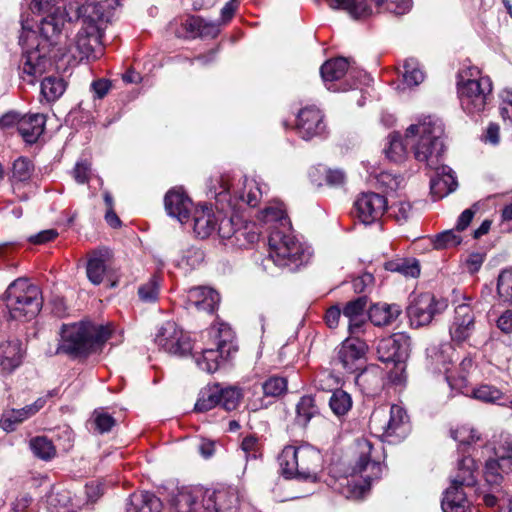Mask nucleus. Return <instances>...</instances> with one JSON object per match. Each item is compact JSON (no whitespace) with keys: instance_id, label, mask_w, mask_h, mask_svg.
<instances>
[{"instance_id":"1","label":"nucleus","mask_w":512,"mask_h":512,"mask_svg":"<svg viewBox=\"0 0 512 512\" xmlns=\"http://www.w3.org/2000/svg\"><path fill=\"white\" fill-rule=\"evenodd\" d=\"M108 20L101 3H86L77 9L75 21L67 11L56 9L43 17L39 24V35L22 21L19 43L23 48L20 66L21 79L34 84L49 66L52 59L70 55L82 61L96 59V48L100 46L102 25Z\"/></svg>"},{"instance_id":"2","label":"nucleus","mask_w":512,"mask_h":512,"mask_svg":"<svg viewBox=\"0 0 512 512\" xmlns=\"http://www.w3.org/2000/svg\"><path fill=\"white\" fill-rule=\"evenodd\" d=\"M443 137L442 121L434 116H423L406 129L404 139L398 133L390 134L384 152L389 160L400 163L406 159L407 146H410L418 162L432 167L434 158L441 156L444 152Z\"/></svg>"},{"instance_id":"3","label":"nucleus","mask_w":512,"mask_h":512,"mask_svg":"<svg viewBox=\"0 0 512 512\" xmlns=\"http://www.w3.org/2000/svg\"><path fill=\"white\" fill-rule=\"evenodd\" d=\"M60 335L56 353L77 357L86 356L100 348L109 339L111 330L108 326L80 321L63 325Z\"/></svg>"},{"instance_id":"4","label":"nucleus","mask_w":512,"mask_h":512,"mask_svg":"<svg viewBox=\"0 0 512 512\" xmlns=\"http://www.w3.org/2000/svg\"><path fill=\"white\" fill-rule=\"evenodd\" d=\"M281 473L288 479L317 482L322 470V455L309 445L286 446L278 456Z\"/></svg>"},{"instance_id":"5","label":"nucleus","mask_w":512,"mask_h":512,"mask_svg":"<svg viewBox=\"0 0 512 512\" xmlns=\"http://www.w3.org/2000/svg\"><path fill=\"white\" fill-rule=\"evenodd\" d=\"M3 300L10 318L14 320H30L42 307L40 289L25 278L13 281L6 289Z\"/></svg>"},{"instance_id":"6","label":"nucleus","mask_w":512,"mask_h":512,"mask_svg":"<svg viewBox=\"0 0 512 512\" xmlns=\"http://www.w3.org/2000/svg\"><path fill=\"white\" fill-rule=\"evenodd\" d=\"M492 92V82L487 76H480L477 67H469L459 73L458 94L462 109L470 114L482 112Z\"/></svg>"},{"instance_id":"7","label":"nucleus","mask_w":512,"mask_h":512,"mask_svg":"<svg viewBox=\"0 0 512 512\" xmlns=\"http://www.w3.org/2000/svg\"><path fill=\"white\" fill-rule=\"evenodd\" d=\"M268 245L269 257L274 264L290 270H295L307 263L311 256L309 248L304 247L289 229L281 230L274 227L270 232Z\"/></svg>"},{"instance_id":"8","label":"nucleus","mask_w":512,"mask_h":512,"mask_svg":"<svg viewBox=\"0 0 512 512\" xmlns=\"http://www.w3.org/2000/svg\"><path fill=\"white\" fill-rule=\"evenodd\" d=\"M368 346L358 335L345 339L337 350L336 361L348 373L360 371L356 382L360 385L367 383L370 378L376 384L380 382V369L377 366L364 368Z\"/></svg>"},{"instance_id":"9","label":"nucleus","mask_w":512,"mask_h":512,"mask_svg":"<svg viewBox=\"0 0 512 512\" xmlns=\"http://www.w3.org/2000/svg\"><path fill=\"white\" fill-rule=\"evenodd\" d=\"M371 432L382 441L398 443L409 433V421L406 411L399 405L375 409L369 420Z\"/></svg>"},{"instance_id":"10","label":"nucleus","mask_w":512,"mask_h":512,"mask_svg":"<svg viewBox=\"0 0 512 512\" xmlns=\"http://www.w3.org/2000/svg\"><path fill=\"white\" fill-rule=\"evenodd\" d=\"M207 335L211 343H208V347L203 348L200 353L196 352L193 357L201 370L214 373L230 355L233 335L231 328L224 323L218 327L212 326Z\"/></svg>"},{"instance_id":"11","label":"nucleus","mask_w":512,"mask_h":512,"mask_svg":"<svg viewBox=\"0 0 512 512\" xmlns=\"http://www.w3.org/2000/svg\"><path fill=\"white\" fill-rule=\"evenodd\" d=\"M379 359L382 362L394 363V369L390 371V380L395 384L405 381L406 360L410 354V339L403 334H394L382 339L377 348Z\"/></svg>"},{"instance_id":"12","label":"nucleus","mask_w":512,"mask_h":512,"mask_svg":"<svg viewBox=\"0 0 512 512\" xmlns=\"http://www.w3.org/2000/svg\"><path fill=\"white\" fill-rule=\"evenodd\" d=\"M154 342L163 351L179 357L189 355L193 349L190 335L174 321H166L158 327Z\"/></svg>"},{"instance_id":"13","label":"nucleus","mask_w":512,"mask_h":512,"mask_svg":"<svg viewBox=\"0 0 512 512\" xmlns=\"http://www.w3.org/2000/svg\"><path fill=\"white\" fill-rule=\"evenodd\" d=\"M355 452L357 460L352 468V475H359L365 486L362 487V492L365 488H369L373 480L379 479L382 474V466L379 460L373 455V444L365 439H358L355 443Z\"/></svg>"},{"instance_id":"14","label":"nucleus","mask_w":512,"mask_h":512,"mask_svg":"<svg viewBox=\"0 0 512 512\" xmlns=\"http://www.w3.org/2000/svg\"><path fill=\"white\" fill-rule=\"evenodd\" d=\"M447 306L445 300L436 299L431 293H422L416 296L407 307V315L411 326L421 327L428 325Z\"/></svg>"},{"instance_id":"15","label":"nucleus","mask_w":512,"mask_h":512,"mask_svg":"<svg viewBox=\"0 0 512 512\" xmlns=\"http://www.w3.org/2000/svg\"><path fill=\"white\" fill-rule=\"evenodd\" d=\"M476 331V315L468 303L455 307L453 320L449 326L451 341L456 345L469 343Z\"/></svg>"},{"instance_id":"16","label":"nucleus","mask_w":512,"mask_h":512,"mask_svg":"<svg viewBox=\"0 0 512 512\" xmlns=\"http://www.w3.org/2000/svg\"><path fill=\"white\" fill-rule=\"evenodd\" d=\"M386 209V199L374 192L362 193L354 203L355 215L365 225L379 220Z\"/></svg>"},{"instance_id":"17","label":"nucleus","mask_w":512,"mask_h":512,"mask_svg":"<svg viewBox=\"0 0 512 512\" xmlns=\"http://www.w3.org/2000/svg\"><path fill=\"white\" fill-rule=\"evenodd\" d=\"M322 112L314 105L306 106L297 115V130L304 140L320 136L325 131Z\"/></svg>"},{"instance_id":"18","label":"nucleus","mask_w":512,"mask_h":512,"mask_svg":"<svg viewBox=\"0 0 512 512\" xmlns=\"http://www.w3.org/2000/svg\"><path fill=\"white\" fill-rule=\"evenodd\" d=\"M200 498H204V489L201 487L176 488L170 494L169 512H195Z\"/></svg>"},{"instance_id":"19","label":"nucleus","mask_w":512,"mask_h":512,"mask_svg":"<svg viewBox=\"0 0 512 512\" xmlns=\"http://www.w3.org/2000/svg\"><path fill=\"white\" fill-rule=\"evenodd\" d=\"M239 497L233 489L204 490L203 508L207 512H238Z\"/></svg>"},{"instance_id":"20","label":"nucleus","mask_w":512,"mask_h":512,"mask_svg":"<svg viewBox=\"0 0 512 512\" xmlns=\"http://www.w3.org/2000/svg\"><path fill=\"white\" fill-rule=\"evenodd\" d=\"M439 157L434 158L433 166L430 167L436 171L435 176L430 181L431 194L435 200L442 199L454 192L458 186L454 172L449 166H436Z\"/></svg>"},{"instance_id":"21","label":"nucleus","mask_w":512,"mask_h":512,"mask_svg":"<svg viewBox=\"0 0 512 512\" xmlns=\"http://www.w3.org/2000/svg\"><path fill=\"white\" fill-rule=\"evenodd\" d=\"M220 302L219 294L212 288L199 286L187 291V308L213 313Z\"/></svg>"},{"instance_id":"22","label":"nucleus","mask_w":512,"mask_h":512,"mask_svg":"<svg viewBox=\"0 0 512 512\" xmlns=\"http://www.w3.org/2000/svg\"><path fill=\"white\" fill-rule=\"evenodd\" d=\"M112 257V251L106 247H102L91 252L86 267V273L92 284L99 285L103 282Z\"/></svg>"},{"instance_id":"23","label":"nucleus","mask_w":512,"mask_h":512,"mask_svg":"<svg viewBox=\"0 0 512 512\" xmlns=\"http://www.w3.org/2000/svg\"><path fill=\"white\" fill-rule=\"evenodd\" d=\"M366 307V296H360L345 304L342 313L343 316L348 319V330L351 335H359L364 332V326L366 325Z\"/></svg>"},{"instance_id":"24","label":"nucleus","mask_w":512,"mask_h":512,"mask_svg":"<svg viewBox=\"0 0 512 512\" xmlns=\"http://www.w3.org/2000/svg\"><path fill=\"white\" fill-rule=\"evenodd\" d=\"M46 400L38 398L33 404L27 405L21 409H11L3 413L0 420V427L7 431L15 430L16 426L36 414L44 407Z\"/></svg>"},{"instance_id":"25","label":"nucleus","mask_w":512,"mask_h":512,"mask_svg":"<svg viewBox=\"0 0 512 512\" xmlns=\"http://www.w3.org/2000/svg\"><path fill=\"white\" fill-rule=\"evenodd\" d=\"M164 203L170 216L175 217L181 223L188 220L192 202L182 191L170 190L165 196Z\"/></svg>"},{"instance_id":"26","label":"nucleus","mask_w":512,"mask_h":512,"mask_svg":"<svg viewBox=\"0 0 512 512\" xmlns=\"http://www.w3.org/2000/svg\"><path fill=\"white\" fill-rule=\"evenodd\" d=\"M187 38H214L220 28L216 22L207 21L200 16H189L182 23Z\"/></svg>"},{"instance_id":"27","label":"nucleus","mask_w":512,"mask_h":512,"mask_svg":"<svg viewBox=\"0 0 512 512\" xmlns=\"http://www.w3.org/2000/svg\"><path fill=\"white\" fill-rule=\"evenodd\" d=\"M22 343L18 339L0 344V368L2 372L10 373L16 369L23 358Z\"/></svg>"},{"instance_id":"28","label":"nucleus","mask_w":512,"mask_h":512,"mask_svg":"<svg viewBox=\"0 0 512 512\" xmlns=\"http://www.w3.org/2000/svg\"><path fill=\"white\" fill-rule=\"evenodd\" d=\"M46 123L44 114L25 115L18 121V131L27 143H35L43 133Z\"/></svg>"},{"instance_id":"29","label":"nucleus","mask_w":512,"mask_h":512,"mask_svg":"<svg viewBox=\"0 0 512 512\" xmlns=\"http://www.w3.org/2000/svg\"><path fill=\"white\" fill-rule=\"evenodd\" d=\"M217 214H215L211 207L205 205L197 208L194 212V232L202 239L211 236L216 232Z\"/></svg>"},{"instance_id":"30","label":"nucleus","mask_w":512,"mask_h":512,"mask_svg":"<svg viewBox=\"0 0 512 512\" xmlns=\"http://www.w3.org/2000/svg\"><path fill=\"white\" fill-rule=\"evenodd\" d=\"M443 512H471V506L463 488L450 486L441 503Z\"/></svg>"},{"instance_id":"31","label":"nucleus","mask_w":512,"mask_h":512,"mask_svg":"<svg viewBox=\"0 0 512 512\" xmlns=\"http://www.w3.org/2000/svg\"><path fill=\"white\" fill-rule=\"evenodd\" d=\"M401 314V308L397 304L378 303L369 308V320L375 326H387L392 324Z\"/></svg>"},{"instance_id":"32","label":"nucleus","mask_w":512,"mask_h":512,"mask_svg":"<svg viewBox=\"0 0 512 512\" xmlns=\"http://www.w3.org/2000/svg\"><path fill=\"white\" fill-rule=\"evenodd\" d=\"M162 503L149 492L132 494L127 503L126 512H161Z\"/></svg>"},{"instance_id":"33","label":"nucleus","mask_w":512,"mask_h":512,"mask_svg":"<svg viewBox=\"0 0 512 512\" xmlns=\"http://www.w3.org/2000/svg\"><path fill=\"white\" fill-rule=\"evenodd\" d=\"M477 467L476 462L469 456H464L458 462L457 474L451 481L452 486L463 488L470 487L476 483Z\"/></svg>"},{"instance_id":"34","label":"nucleus","mask_w":512,"mask_h":512,"mask_svg":"<svg viewBox=\"0 0 512 512\" xmlns=\"http://www.w3.org/2000/svg\"><path fill=\"white\" fill-rule=\"evenodd\" d=\"M332 9H342L354 19H364L372 14L367 0H327Z\"/></svg>"},{"instance_id":"35","label":"nucleus","mask_w":512,"mask_h":512,"mask_svg":"<svg viewBox=\"0 0 512 512\" xmlns=\"http://www.w3.org/2000/svg\"><path fill=\"white\" fill-rule=\"evenodd\" d=\"M349 63L346 58L338 57L326 61L320 69L321 77L326 83H332L341 79L348 71Z\"/></svg>"},{"instance_id":"36","label":"nucleus","mask_w":512,"mask_h":512,"mask_svg":"<svg viewBox=\"0 0 512 512\" xmlns=\"http://www.w3.org/2000/svg\"><path fill=\"white\" fill-rule=\"evenodd\" d=\"M221 386L215 384L208 386L200 392V396L195 404L197 412H206L220 405Z\"/></svg>"},{"instance_id":"37","label":"nucleus","mask_w":512,"mask_h":512,"mask_svg":"<svg viewBox=\"0 0 512 512\" xmlns=\"http://www.w3.org/2000/svg\"><path fill=\"white\" fill-rule=\"evenodd\" d=\"M261 219L265 223L274 224L271 227V231L273 230L274 227H277L278 229H280V227H281L282 228L281 230L288 229L287 226L289 224V221L286 216V212L281 205H274V206L266 207L261 212Z\"/></svg>"},{"instance_id":"38","label":"nucleus","mask_w":512,"mask_h":512,"mask_svg":"<svg viewBox=\"0 0 512 512\" xmlns=\"http://www.w3.org/2000/svg\"><path fill=\"white\" fill-rule=\"evenodd\" d=\"M65 91V83L57 77H46L41 82V94L47 101H55Z\"/></svg>"},{"instance_id":"39","label":"nucleus","mask_w":512,"mask_h":512,"mask_svg":"<svg viewBox=\"0 0 512 512\" xmlns=\"http://www.w3.org/2000/svg\"><path fill=\"white\" fill-rule=\"evenodd\" d=\"M329 406L335 415H345L352 407V398L346 391L337 389L330 397Z\"/></svg>"},{"instance_id":"40","label":"nucleus","mask_w":512,"mask_h":512,"mask_svg":"<svg viewBox=\"0 0 512 512\" xmlns=\"http://www.w3.org/2000/svg\"><path fill=\"white\" fill-rule=\"evenodd\" d=\"M30 448L37 457L43 460H49L56 455L55 446L52 441L45 436H37L31 439Z\"/></svg>"},{"instance_id":"41","label":"nucleus","mask_w":512,"mask_h":512,"mask_svg":"<svg viewBox=\"0 0 512 512\" xmlns=\"http://www.w3.org/2000/svg\"><path fill=\"white\" fill-rule=\"evenodd\" d=\"M264 398H277L287 391V380L280 376H271L262 383Z\"/></svg>"},{"instance_id":"42","label":"nucleus","mask_w":512,"mask_h":512,"mask_svg":"<svg viewBox=\"0 0 512 512\" xmlns=\"http://www.w3.org/2000/svg\"><path fill=\"white\" fill-rule=\"evenodd\" d=\"M452 347L449 344L441 345L440 347H433L428 349V356L431 358L432 363L435 365V369L438 371H444L446 374L449 369L447 365L451 362V357L448 355Z\"/></svg>"},{"instance_id":"43","label":"nucleus","mask_w":512,"mask_h":512,"mask_svg":"<svg viewBox=\"0 0 512 512\" xmlns=\"http://www.w3.org/2000/svg\"><path fill=\"white\" fill-rule=\"evenodd\" d=\"M462 242V237L456 229L443 231L434 236L432 244L434 249L442 250L458 246Z\"/></svg>"},{"instance_id":"44","label":"nucleus","mask_w":512,"mask_h":512,"mask_svg":"<svg viewBox=\"0 0 512 512\" xmlns=\"http://www.w3.org/2000/svg\"><path fill=\"white\" fill-rule=\"evenodd\" d=\"M404 82L409 86H417L424 80V73L420 70L416 59H406L403 65Z\"/></svg>"},{"instance_id":"45","label":"nucleus","mask_w":512,"mask_h":512,"mask_svg":"<svg viewBox=\"0 0 512 512\" xmlns=\"http://www.w3.org/2000/svg\"><path fill=\"white\" fill-rule=\"evenodd\" d=\"M497 292L503 302L512 305V268L505 269L499 274Z\"/></svg>"},{"instance_id":"46","label":"nucleus","mask_w":512,"mask_h":512,"mask_svg":"<svg viewBox=\"0 0 512 512\" xmlns=\"http://www.w3.org/2000/svg\"><path fill=\"white\" fill-rule=\"evenodd\" d=\"M243 184L244 190L238 195L239 199L249 206L255 207L262 197V191L259 184L254 180L248 179H245Z\"/></svg>"},{"instance_id":"47","label":"nucleus","mask_w":512,"mask_h":512,"mask_svg":"<svg viewBox=\"0 0 512 512\" xmlns=\"http://www.w3.org/2000/svg\"><path fill=\"white\" fill-rule=\"evenodd\" d=\"M91 423L93 425L94 431H96L99 434H104L111 431L116 421L110 414H108L104 410L96 409L92 414Z\"/></svg>"},{"instance_id":"48","label":"nucleus","mask_w":512,"mask_h":512,"mask_svg":"<svg viewBox=\"0 0 512 512\" xmlns=\"http://www.w3.org/2000/svg\"><path fill=\"white\" fill-rule=\"evenodd\" d=\"M242 397V391L238 387H221L220 405L227 411L234 410L239 405Z\"/></svg>"},{"instance_id":"49","label":"nucleus","mask_w":512,"mask_h":512,"mask_svg":"<svg viewBox=\"0 0 512 512\" xmlns=\"http://www.w3.org/2000/svg\"><path fill=\"white\" fill-rule=\"evenodd\" d=\"M297 419L299 422L306 424L317 413L314 398L310 395L301 397L296 406Z\"/></svg>"},{"instance_id":"50","label":"nucleus","mask_w":512,"mask_h":512,"mask_svg":"<svg viewBox=\"0 0 512 512\" xmlns=\"http://www.w3.org/2000/svg\"><path fill=\"white\" fill-rule=\"evenodd\" d=\"M33 171L31 162L24 157H19L13 163L12 167V181L25 182L30 179Z\"/></svg>"},{"instance_id":"51","label":"nucleus","mask_w":512,"mask_h":512,"mask_svg":"<svg viewBox=\"0 0 512 512\" xmlns=\"http://www.w3.org/2000/svg\"><path fill=\"white\" fill-rule=\"evenodd\" d=\"M473 397L486 403H496L503 397V393L495 386L482 384L473 390Z\"/></svg>"},{"instance_id":"52","label":"nucleus","mask_w":512,"mask_h":512,"mask_svg":"<svg viewBox=\"0 0 512 512\" xmlns=\"http://www.w3.org/2000/svg\"><path fill=\"white\" fill-rule=\"evenodd\" d=\"M374 2L380 10L396 15L405 14L411 7V0H374Z\"/></svg>"},{"instance_id":"53","label":"nucleus","mask_w":512,"mask_h":512,"mask_svg":"<svg viewBox=\"0 0 512 512\" xmlns=\"http://www.w3.org/2000/svg\"><path fill=\"white\" fill-rule=\"evenodd\" d=\"M216 232L221 239L234 238L236 241V234L238 229L235 228L234 220L232 217L223 216L221 213L217 214Z\"/></svg>"},{"instance_id":"54","label":"nucleus","mask_w":512,"mask_h":512,"mask_svg":"<svg viewBox=\"0 0 512 512\" xmlns=\"http://www.w3.org/2000/svg\"><path fill=\"white\" fill-rule=\"evenodd\" d=\"M451 436L455 441L459 443V448L470 445L479 439L477 432L467 425L452 430Z\"/></svg>"},{"instance_id":"55","label":"nucleus","mask_w":512,"mask_h":512,"mask_svg":"<svg viewBox=\"0 0 512 512\" xmlns=\"http://www.w3.org/2000/svg\"><path fill=\"white\" fill-rule=\"evenodd\" d=\"M139 298L144 302H154L159 295V278L153 276L147 283L138 289Z\"/></svg>"},{"instance_id":"56","label":"nucleus","mask_w":512,"mask_h":512,"mask_svg":"<svg viewBox=\"0 0 512 512\" xmlns=\"http://www.w3.org/2000/svg\"><path fill=\"white\" fill-rule=\"evenodd\" d=\"M502 464L500 459H490L486 462L484 477L488 484L498 485L502 480Z\"/></svg>"},{"instance_id":"57","label":"nucleus","mask_w":512,"mask_h":512,"mask_svg":"<svg viewBox=\"0 0 512 512\" xmlns=\"http://www.w3.org/2000/svg\"><path fill=\"white\" fill-rule=\"evenodd\" d=\"M260 238V232L253 226L239 228L236 234L235 244L244 247L256 243Z\"/></svg>"},{"instance_id":"58","label":"nucleus","mask_w":512,"mask_h":512,"mask_svg":"<svg viewBox=\"0 0 512 512\" xmlns=\"http://www.w3.org/2000/svg\"><path fill=\"white\" fill-rule=\"evenodd\" d=\"M204 260L203 252L196 247H189L183 251L181 258V264H184L190 268H195Z\"/></svg>"},{"instance_id":"59","label":"nucleus","mask_w":512,"mask_h":512,"mask_svg":"<svg viewBox=\"0 0 512 512\" xmlns=\"http://www.w3.org/2000/svg\"><path fill=\"white\" fill-rule=\"evenodd\" d=\"M60 0H31V9L37 10L38 12L46 13L48 16L50 13L54 12L56 9H62L66 11L65 7L57 6Z\"/></svg>"},{"instance_id":"60","label":"nucleus","mask_w":512,"mask_h":512,"mask_svg":"<svg viewBox=\"0 0 512 512\" xmlns=\"http://www.w3.org/2000/svg\"><path fill=\"white\" fill-rule=\"evenodd\" d=\"M391 214L397 222H406L410 216L411 205L408 202H398L390 207Z\"/></svg>"},{"instance_id":"61","label":"nucleus","mask_w":512,"mask_h":512,"mask_svg":"<svg viewBox=\"0 0 512 512\" xmlns=\"http://www.w3.org/2000/svg\"><path fill=\"white\" fill-rule=\"evenodd\" d=\"M388 269L391 271H398L406 276H411V277H416L420 273L419 265L416 262L411 263V264H409L406 261H403L398 264L390 263Z\"/></svg>"},{"instance_id":"62","label":"nucleus","mask_w":512,"mask_h":512,"mask_svg":"<svg viewBox=\"0 0 512 512\" xmlns=\"http://www.w3.org/2000/svg\"><path fill=\"white\" fill-rule=\"evenodd\" d=\"M216 182L218 186L211 185L209 188L210 192L214 194L215 198L222 196L226 197L227 195L231 194L230 181L228 177L219 176L217 177Z\"/></svg>"},{"instance_id":"63","label":"nucleus","mask_w":512,"mask_h":512,"mask_svg":"<svg viewBox=\"0 0 512 512\" xmlns=\"http://www.w3.org/2000/svg\"><path fill=\"white\" fill-rule=\"evenodd\" d=\"M374 277L370 273H364L352 281L353 290L356 293H363L366 289L373 284Z\"/></svg>"},{"instance_id":"64","label":"nucleus","mask_w":512,"mask_h":512,"mask_svg":"<svg viewBox=\"0 0 512 512\" xmlns=\"http://www.w3.org/2000/svg\"><path fill=\"white\" fill-rule=\"evenodd\" d=\"M58 236V232L55 229H47L40 231L34 235H31L28 240L33 244H45L54 240Z\"/></svg>"}]
</instances>
